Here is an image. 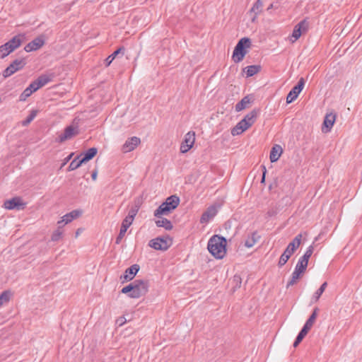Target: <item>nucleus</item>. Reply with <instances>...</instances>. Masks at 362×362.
<instances>
[{
	"mask_svg": "<svg viewBox=\"0 0 362 362\" xmlns=\"http://www.w3.org/2000/svg\"><path fill=\"white\" fill-rule=\"evenodd\" d=\"M276 214V211L274 209H270L267 211V215L269 216H273Z\"/></svg>",
	"mask_w": 362,
	"mask_h": 362,
	"instance_id": "nucleus-54",
	"label": "nucleus"
},
{
	"mask_svg": "<svg viewBox=\"0 0 362 362\" xmlns=\"http://www.w3.org/2000/svg\"><path fill=\"white\" fill-rule=\"evenodd\" d=\"M260 65H250L246 66L243 71L246 74L247 77H251L261 71Z\"/></svg>",
	"mask_w": 362,
	"mask_h": 362,
	"instance_id": "nucleus-28",
	"label": "nucleus"
},
{
	"mask_svg": "<svg viewBox=\"0 0 362 362\" xmlns=\"http://www.w3.org/2000/svg\"><path fill=\"white\" fill-rule=\"evenodd\" d=\"M282 152H283V150L280 145H279V144L274 145L270 151V155H269L270 161L272 163H274V162L277 161L279 159Z\"/></svg>",
	"mask_w": 362,
	"mask_h": 362,
	"instance_id": "nucleus-22",
	"label": "nucleus"
},
{
	"mask_svg": "<svg viewBox=\"0 0 362 362\" xmlns=\"http://www.w3.org/2000/svg\"><path fill=\"white\" fill-rule=\"evenodd\" d=\"M296 26H298L303 33L306 32L308 30L309 23L307 19H303L300 21Z\"/></svg>",
	"mask_w": 362,
	"mask_h": 362,
	"instance_id": "nucleus-41",
	"label": "nucleus"
},
{
	"mask_svg": "<svg viewBox=\"0 0 362 362\" xmlns=\"http://www.w3.org/2000/svg\"><path fill=\"white\" fill-rule=\"evenodd\" d=\"M125 322L126 319L124 317H121L115 320V324L117 325L118 326H122L125 323Z\"/></svg>",
	"mask_w": 362,
	"mask_h": 362,
	"instance_id": "nucleus-48",
	"label": "nucleus"
},
{
	"mask_svg": "<svg viewBox=\"0 0 362 362\" xmlns=\"http://www.w3.org/2000/svg\"><path fill=\"white\" fill-rule=\"evenodd\" d=\"M62 227V226L61 225H59L57 229L53 232L52 237H51V240L52 241H54V242L58 241L62 238V235L63 233Z\"/></svg>",
	"mask_w": 362,
	"mask_h": 362,
	"instance_id": "nucleus-38",
	"label": "nucleus"
},
{
	"mask_svg": "<svg viewBox=\"0 0 362 362\" xmlns=\"http://www.w3.org/2000/svg\"><path fill=\"white\" fill-rule=\"evenodd\" d=\"M309 259V256L303 255L302 257H300L298 262H301V264H305V267H308Z\"/></svg>",
	"mask_w": 362,
	"mask_h": 362,
	"instance_id": "nucleus-47",
	"label": "nucleus"
},
{
	"mask_svg": "<svg viewBox=\"0 0 362 362\" xmlns=\"http://www.w3.org/2000/svg\"><path fill=\"white\" fill-rule=\"evenodd\" d=\"M141 144V139L137 136L128 138L122 147L123 153H129L134 151Z\"/></svg>",
	"mask_w": 362,
	"mask_h": 362,
	"instance_id": "nucleus-14",
	"label": "nucleus"
},
{
	"mask_svg": "<svg viewBox=\"0 0 362 362\" xmlns=\"http://www.w3.org/2000/svg\"><path fill=\"white\" fill-rule=\"evenodd\" d=\"M263 6V3L262 0H257L256 2L253 4L252 7L250 9V12H252L255 13V16L252 19V21H255V18L257 17V16L262 11V8Z\"/></svg>",
	"mask_w": 362,
	"mask_h": 362,
	"instance_id": "nucleus-33",
	"label": "nucleus"
},
{
	"mask_svg": "<svg viewBox=\"0 0 362 362\" xmlns=\"http://www.w3.org/2000/svg\"><path fill=\"white\" fill-rule=\"evenodd\" d=\"M113 61V53L110 54L107 58L105 59V66H109L112 62Z\"/></svg>",
	"mask_w": 362,
	"mask_h": 362,
	"instance_id": "nucleus-51",
	"label": "nucleus"
},
{
	"mask_svg": "<svg viewBox=\"0 0 362 362\" xmlns=\"http://www.w3.org/2000/svg\"><path fill=\"white\" fill-rule=\"evenodd\" d=\"M124 52L125 48L123 46L115 49V59L117 57L119 54L124 55Z\"/></svg>",
	"mask_w": 362,
	"mask_h": 362,
	"instance_id": "nucleus-44",
	"label": "nucleus"
},
{
	"mask_svg": "<svg viewBox=\"0 0 362 362\" xmlns=\"http://www.w3.org/2000/svg\"><path fill=\"white\" fill-rule=\"evenodd\" d=\"M304 86L305 80L303 78H300L297 84L292 88L286 96V103L288 104L293 102L298 98L303 90Z\"/></svg>",
	"mask_w": 362,
	"mask_h": 362,
	"instance_id": "nucleus-9",
	"label": "nucleus"
},
{
	"mask_svg": "<svg viewBox=\"0 0 362 362\" xmlns=\"http://www.w3.org/2000/svg\"><path fill=\"white\" fill-rule=\"evenodd\" d=\"M259 238L260 237L257 231L252 233L251 235L245 240L244 244L245 246L248 248L252 247L257 242Z\"/></svg>",
	"mask_w": 362,
	"mask_h": 362,
	"instance_id": "nucleus-27",
	"label": "nucleus"
},
{
	"mask_svg": "<svg viewBox=\"0 0 362 362\" xmlns=\"http://www.w3.org/2000/svg\"><path fill=\"white\" fill-rule=\"evenodd\" d=\"M234 281H236L235 287L236 288H240V285H241V279H240V277L238 276H234Z\"/></svg>",
	"mask_w": 362,
	"mask_h": 362,
	"instance_id": "nucleus-52",
	"label": "nucleus"
},
{
	"mask_svg": "<svg viewBox=\"0 0 362 362\" xmlns=\"http://www.w3.org/2000/svg\"><path fill=\"white\" fill-rule=\"evenodd\" d=\"M250 103V99L248 95L245 96L242 98V100L238 102L235 106V109L236 112H240L243 110L245 109L247 105Z\"/></svg>",
	"mask_w": 362,
	"mask_h": 362,
	"instance_id": "nucleus-31",
	"label": "nucleus"
},
{
	"mask_svg": "<svg viewBox=\"0 0 362 362\" xmlns=\"http://www.w3.org/2000/svg\"><path fill=\"white\" fill-rule=\"evenodd\" d=\"M13 52V49H11V47L8 46V43L0 46V59H4Z\"/></svg>",
	"mask_w": 362,
	"mask_h": 362,
	"instance_id": "nucleus-34",
	"label": "nucleus"
},
{
	"mask_svg": "<svg viewBox=\"0 0 362 362\" xmlns=\"http://www.w3.org/2000/svg\"><path fill=\"white\" fill-rule=\"evenodd\" d=\"M45 40L44 35H40L35 39H33L31 42L28 43L25 47L24 50L27 52H30L33 51H36L45 45Z\"/></svg>",
	"mask_w": 362,
	"mask_h": 362,
	"instance_id": "nucleus-11",
	"label": "nucleus"
},
{
	"mask_svg": "<svg viewBox=\"0 0 362 362\" xmlns=\"http://www.w3.org/2000/svg\"><path fill=\"white\" fill-rule=\"evenodd\" d=\"M156 225L157 227H162L168 230H171L173 227L171 221L166 218H161L160 219L156 221Z\"/></svg>",
	"mask_w": 362,
	"mask_h": 362,
	"instance_id": "nucleus-30",
	"label": "nucleus"
},
{
	"mask_svg": "<svg viewBox=\"0 0 362 362\" xmlns=\"http://www.w3.org/2000/svg\"><path fill=\"white\" fill-rule=\"evenodd\" d=\"M302 235H297L293 240L288 245L284 252L281 255L278 266L279 267H283L287 261L289 259L291 256L294 253V252L298 248L301 243Z\"/></svg>",
	"mask_w": 362,
	"mask_h": 362,
	"instance_id": "nucleus-4",
	"label": "nucleus"
},
{
	"mask_svg": "<svg viewBox=\"0 0 362 362\" xmlns=\"http://www.w3.org/2000/svg\"><path fill=\"white\" fill-rule=\"evenodd\" d=\"M4 206L6 209H23L25 206V203L23 202L21 197H16L11 199L5 201Z\"/></svg>",
	"mask_w": 362,
	"mask_h": 362,
	"instance_id": "nucleus-15",
	"label": "nucleus"
},
{
	"mask_svg": "<svg viewBox=\"0 0 362 362\" xmlns=\"http://www.w3.org/2000/svg\"><path fill=\"white\" fill-rule=\"evenodd\" d=\"M98 153V148L95 147H92L88 148L87 151L82 152L79 154L81 156V158L82 160V162L86 163L93 159Z\"/></svg>",
	"mask_w": 362,
	"mask_h": 362,
	"instance_id": "nucleus-21",
	"label": "nucleus"
},
{
	"mask_svg": "<svg viewBox=\"0 0 362 362\" xmlns=\"http://www.w3.org/2000/svg\"><path fill=\"white\" fill-rule=\"evenodd\" d=\"M318 310H319L317 308H314L312 314L310 315L309 318L306 320L305 325H303V327L306 328L308 330L311 329L316 320Z\"/></svg>",
	"mask_w": 362,
	"mask_h": 362,
	"instance_id": "nucleus-29",
	"label": "nucleus"
},
{
	"mask_svg": "<svg viewBox=\"0 0 362 362\" xmlns=\"http://www.w3.org/2000/svg\"><path fill=\"white\" fill-rule=\"evenodd\" d=\"M327 286V282H324L320 287L315 292V293L313 296L312 300L314 302H317L319 298H320L321 295L325 291L326 287Z\"/></svg>",
	"mask_w": 362,
	"mask_h": 362,
	"instance_id": "nucleus-36",
	"label": "nucleus"
},
{
	"mask_svg": "<svg viewBox=\"0 0 362 362\" xmlns=\"http://www.w3.org/2000/svg\"><path fill=\"white\" fill-rule=\"evenodd\" d=\"M180 204V198L177 195H171L168 197L165 202L162 203L158 209L154 211L156 217H160L161 215L168 214L171 211L177 207Z\"/></svg>",
	"mask_w": 362,
	"mask_h": 362,
	"instance_id": "nucleus-2",
	"label": "nucleus"
},
{
	"mask_svg": "<svg viewBox=\"0 0 362 362\" xmlns=\"http://www.w3.org/2000/svg\"><path fill=\"white\" fill-rule=\"evenodd\" d=\"M273 8H274V4H271L268 6L267 10L269 11V10H270V9Z\"/></svg>",
	"mask_w": 362,
	"mask_h": 362,
	"instance_id": "nucleus-57",
	"label": "nucleus"
},
{
	"mask_svg": "<svg viewBox=\"0 0 362 362\" xmlns=\"http://www.w3.org/2000/svg\"><path fill=\"white\" fill-rule=\"evenodd\" d=\"M81 232V228H78L76 232V237H77Z\"/></svg>",
	"mask_w": 362,
	"mask_h": 362,
	"instance_id": "nucleus-56",
	"label": "nucleus"
},
{
	"mask_svg": "<svg viewBox=\"0 0 362 362\" xmlns=\"http://www.w3.org/2000/svg\"><path fill=\"white\" fill-rule=\"evenodd\" d=\"M171 239L158 237L149 241L148 245L156 250H167L171 245Z\"/></svg>",
	"mask_w": 362,
	"mask_h": 362,
	"instance_id": "nucleus-8",
	"label": "nucleus"
},
{
	"mask_svg": "<svg viewBox=\"0 0 362 362\" xmlns=\"http://www.w3.org/2000/svg\"><path fill=\"white\" fill-rule=\"evenodd\" d=\"M313 250H314L313 246V245H310L307 248V250H306L305 252L304 253V255H307V256H309V257H310L312 254H313Z\"/></svg>",
	"mask_w": 362,
	"mask_h": 362,
	"instance_id": "nucleus-49",
	"label": "nucleus"
},
{
	"mask_svg": "<svg viewBox=\"0 0 362 362\" xmlns=\"http://www.w3.org/2000/svg\"><path fill=\"white\" fill-rule=\"evenodd\" d=\"M11 293L9 291H4L0 294V302L3 304L9 301Z\"/></svg>",
	"mask_w": 362,
	"mask_h": 362,
	"instance_id": "nucleus-40",
	"label": "nucleus"
},
{
	"mask_svg": "<svg viewBox=\"0 0 362 362\" xmlns=\"http://www.w3.org/2000/svg\"><path fill=\"white\" fill-rule=\"evenodd\" d=\"M262 170L263 171H262V179H261V182L263 183L265 181V175H266V173H267V169H266L264 165H262Z\"/></svg>",
	"mask_w": 362,
	"mask_h": 362,
	"instance_id": "nucleus-53",
	"label": "nucleus"
},
{
	"mask_svg": "<svg viewBox=\"0 0 362 362\" xmlns=\"http://www.w3.org/2000/svg\"><path fill=\"white\" fill-rule=\"evenodd\" d=\"M309 259V256L303 255L302 257H300L298 262H301V264H305V267H308Z\"/></svg>",
	"mask_w": 362,
	"mask_h": 362,
	"instance_id": "nucleus-45",
	"label": "nucleus"
},
{
	"mask_svg": "<svg viewBox=\"0 0 362 362\" xmlns=\"http://www.w3.org/2000/svg\"><path fill=\"white\" fill-rule=\"evenodd\" d=\"M79 132L78 127H75L72 125L67 126L64 131V133L59 135L57 141L62 143L66 140L70 139L73 136L78 134Z\"/></svg>",
	"mask_w": 362,
	"mask_h": 362,
	"instance_id": "nucleus-12",
	"label": "nucleus"
},
{
	"mask_svg": "<svg viewBox=\"0 0 362 362\" xmlns=\"http://www.w3.org/2000/svg\"><path fill=\"white\" fill-rule=\"evenodd\" d=\"M117 182L118 183L119 188L115 191V193L117 192L119 195H121L126 189V184L123 180H117Z\"/></svg>",
	"mask_w": 362,
	"mask_h": 362,
	"instance_id": "nucleus-42",
	"label": "nucleus"
},
{
	"mask_svg": "<svg viewBox=\"0 0 362 362\" xmlns=\"http://www.w3.org/2000/svg\"><path fill=\"white\" fill-rule=\"evenodd\" d=\"M302 33L303 32L301 31V30L298 26L296 25L292 33V37L294 38L293 41L297 40L300 37Z\"/></svg>",
	"mask_w": 362,
	"mask_h": 362,
	"instance_id": "nucleus-43",
	"label": "nucleus"
},
{
	"mask_svg": "<svg viewBox=\"0 0 362 362\" xmlns=\"http://www.w3.org/2000/svg\"><path fill=\"white\" fill-rule=\"evenodd\" d=\"M195 141V132L193 131L188 132L185 135V139L180 145V152L185 153L188 152L193 146Z\"/></svg>",
	"mask_w": 362,
	"mask_h": 362,
	"instance_id": "nucleus-10",
	"label": "nucleus"
},
{
	"mask_svg": "<svg viewBox=\"0 0 362 362\" xmlns=\"http://www.w3.org/2000/svg\"><path fill=\"white\" fill-rule=\"evenodd\" d=\"M133 286L132 298H139L148 293L149 281L146 279H135L133 281Z\"/></svg>",
	"mask_w": 362,
	"mask_h": 362,
	"instance_id": "nucleus-6",
	"label": "nucleus"
},
{
	"mask_svg": "<svg viewBox=\"0 0 362 362\" xmlns=\"http://www.w3.org/2000/svg\"><path fill=\"white\" fill-rule=\"evenodd\" d=\"M309 259V256L303 255L302 257H300L298 262H301V264H305V267H308Z\"/></svg>",
	"mask_w": 362,
	"mask_h": 362,
	"instance_id": "nucleus-46",
	"label": "nucleus"
},
{
	"mask_svg": "<svg viewBox=\"0 0 362 362\" xmlns=\"http://www.w3.org/2000/svg\"><path fill=\"white\" fill-rule=\"evenodd\" d=\"M53 74L51 75H47V74H42L40 76L37 78L35 81H33V83L35 86V88L38 90L40 88L45 86L47 83L50 82L52 80Z\"/></svg>",
	"mask_w": 362,
	"mask_h": 362,
	"instance_id": "nucleus-20",
	"label": "nucleus"
},
{
	"mask_svg": "<svg viewBox=\"0 0 362 362\" xmlns=\"http://www.w3.org/2000/svg\"><path fill=\"white\" fill-rule=\"evenodd\" d=\"M251 45V40L248 37H243L241 38L235 45L233 55L232 59L235 63H239L241 62L246 54L247 53V49L249 48Z\"/></svg>",
	"mask_w": 362,
	"mask_h": 362,
	"instance_id": "nucleus-3",
	"label": "nucleus"
},
{
	"mask_svg": "<svg viewBox=\"0 0 362 362\" xmlns=\"http://www.w3.org/2000/svg\"><path fill=\"white\" fill-rule=\"evenodd\" d=\"M139 266L136 264L132 265L125 270L124 274L121 276L120 279H123V281L132 280L139 271Z\"/></svg>",
	"mask_w": 362,
	"mask_h": 362,
	"instance_id": "nucleus-18",
	"label": "nucleus"
},
{
	"mask_svg": "<svg viewBox=\"0 0 362 362\" xmlns=\"http://www.w3.org/2000/svg\"><path fill=\"white\" fill-rule=\"evenodd\" d=\"M226 239L218 235H213L209 240L207 248L216 259H222L226 252Z\"/></svg>",
	"mask_w": 362,
	"mask_h": 362,
	"instance_id": "nucleus-1",
	"label": "nucleus"
},
{
	"mask_svg": "<svg viewBox=\"0 0 362 362\" xmlns=\"http://www.w3.org/2000/svg\"><path fill=\"white\" fill-rule=\"evenodd\" d=\"M83 214V211L81 209H75L71 211L69 213H67L64 216H62V219L58 221V224L62 226L67 224L71 222L74 219H76L81 216Z\"/></svg>",
	"mask_w": 362,
	"mask_h": 362,
	"instance_id": "nucleus-16",
	"label": "nucleus"
},
{
	"mask_svg": "<svg viewBox=\"0 0 362 362\" xmlns=\"http://www.w3.org/2000/svg\"><path fill=\"white\" fill-rule=\"evenodd\" d=\"M97 175H98V173L96 170L93 171L91 174V177L93 180H96V177H97Z\"/></svg>",
	"mask_w": 362,
	"mask_h": 362,
	"instance_id": "nucleus-55",
	"label": "nucleus"
},
{
	"mask_svg": "<svg viewBox=\"0 0 362 362\" xmlns=\"http://www.w3.org/2000/svg\"><path fill=\"white\" fill-rule=\"evenodd\" d=\"M25 64L26 62L24 58L15 59L3 71L2 75L4 78H6L13 75L16 71L21 70L25 66Z\"/></svg>",
	"mask_w": 362,
	"mask_h": 362,
	"instance_id": "nucleus-7",
	"label": "nucleus"
},
{
	"mask_svg": "<svg viewBox=\"0 0 362 362\" xmlns=\"http://www.w3.org/2000/svg\"><path fill=\"white\" fill-rule=\"evenodd\" d=\"M134 291L133 281L129 284L127 286L123 287L121 290V293L124 294H127V296L132 298V295Z\"/></svg>",
	"mask_w": 362,
	"mask_h": 362,
	"instance_id": "nucleus-39",
	"label": "nucleus"
},
{
	"mask_svg": "<svg viewBox=\"0 0 362 362\" xmlns=\"http://www.w3.org/2000/svg\"><path fill=\"white\" fill-rule=\"evenodd\" d=\"M245 121H240L232 129L231 134L233 136H237L241 134L243 132L247 130L250 127V124H246Z\"/></svg>",
	"mask_w": 362,
	"mask_h": 362,
	"instance_id": "nucleus-23",
	"label": "nucleus"
},
{
	"mask_svg": "<svg viewBox=\"0 0 362 362\" xmlns=\"http://www.w3.org/2000/svg\"><path fill=\"white\" fill-rule=\"evenodd\" d=\"M37 89L35 88L33 82H32L20 95L19 100L20 101H25L26 99L30 97L33 93L37 91Z\"/></svg>",
	"mask_w": 362,
	"mask_h": 362,
	"instance_id": "nucleus-25",
	"label": "nucleus"
},
{
	"mask_svg": "<svg viewBox=\"0 0 362 362\" xmlns=\"http://www.w3.org/2000/svg\"><path fill=\"white\" fill-rule=\"evenodd\" d=\"M23 37V35H15L7 42L8 46L11 47V49L14 51L21 45Z\"/></svg>",
	"mask_w": 362,
	"mask_h": 362,
	"instance_id": "nucleus-24",
	"label": "nucleus"
},
{
	"mask_svg": "<svg viewBox=\"0 0 362 362\" xmlns=\"http://www.w3.org/2000/svg\"><path fill=\"white\" fill-rule=\"evenodd\" d=\"M38 112L37 110H32L30 112L29 115L21 122V124L23 127L28 126L37 116V114Z\"/></svg>",
	"mask_w": 362,
	"mask_h": 362,
	"instance_id": "nucleus-37",
	"label": "nucleus"
},
{
	"mask_svg": "<svg viewBox=\"0 0 362 362\" xmlns=\"http://www.w3.org/2000/svg\"><path fill=\"white\" fill-rule=\"evenodd\" d=\"M218 213V210L215 206H210L202 214L200 218L201 223H206L213 218Z\"/></svg>",
	"mask_w": 362,
	"mask_h": 362,
	"instance_id": "nucleus-19",
	"label": "nucleus"
},
{
	"mask_svg": "<svg viewBox=\"0 0 362 362\" xmlns=\"http://www.w3.org/2000/svg\"><path fill=\"white\" fill-rule=\"evenodd\" d=\"M308 331H309L308 329H307L306 328L303 327V328L301 329V330L300 331V332L297 335V337H296V339H295V341L293 342V346L294 347L298 346V345L302 341L303 338L308 334Z\"/></svg>",
	"mask_w": 362,
	"mask_h": 362,
	"instance_id": "nucleus-35",
	"label": "nucleus"
},
{
	"mask_svg": "<svg viewBox=\"0 0 362 362\" xmlns=\"http://www.w3.org/2000/svg\"><path fill=\"white\" fill-rule=\"evenodd\" d=\"M259 112V109L252 110L251 112L247 113L245 116V117L243 119H241L240 121H243V122L245 121L247 123L246 124H250V127H251L255 122V119H256Z\"/></svg>",
	"mask_w": 362,
	"mask_h": 362,
	"instance_id": "nucleus-26",
	"label": "nucleus"
},
{
	"mask_svg": "<svg viewBox=\"0 0 362 362\" xmlns=\"http://www.w3.org/2000/svg\"><path fill=\"white\" fill-rule=\"evenodd\" d=\"M81 156L78 155L69 164L68 170L72 171L78 168L81 165L84 164L81 158Z\"/></svg>",
	"mask_w": 362,
	"mask_h": 362,
	"instance_id": "nucleus-32",
	"label": "nucleus"
},
{
	"mask_svg": "<svg viewBox=\"0 0 362 362\" xmlns=\"http://www.w3.org/2000/svg\"><path fill=\"white\" fill-rule=\"evenodd\" d=\"M137 212H138V209H136V208H132L129 211L128 215L124 218V220L122 223L119 233L116 238V241H115L116 244H119L121 242V240L123 238V237L124 236L127 229L132 224V222H133L134 217L136 216Z\"/></svg>",
	"mask_w": 362,
	"mask_h": 362,
	"instance_id": "nucleus-5",
	"label": "nucleus"
},
{
	"mask_svg": "<svg viewBox=\"0 0 362 362\" xmlns=\"http://www.w3.org/2000/svg\"><path fill=\"white\" fill-rule=\"evenodd\" d=\"M74 153H71L64 159L61 168L64 167L71 159Z\"/></svg>",
	"mask_w": 362,
	"mask_h": 362,
	"instance_id": "nucleus-50",
	"label": "nucleus"
},
{
	"mask_svg": "<svg viewBox=\"0 0 362 362\" xmlns=\"http://www.w3.org/2000/svg\"><path fill=\"white\" fill-rule=\"evenodd\" d=\"M306 269L307 267H305V264H301V262H297L295 269L292 273L291 279L287 283L286 287L288 288L289 286L296 284L297 280L300 278V275L305 272Z\"/></svg>",
	"mask_w": 362,
	"mask_h": 362,
	"instance_id": "nucleus-13",
	"label": "nucleus"
},
{
	"mask_svg": "<svg viewBox=\"0 0 362 362\" xmlns=\"http://www.w3.org/2000/svg\"><path fill=\"white\" fill-rule=\"evenodd\" d=\"M336 120V114L330 112L327 114L324 118L322 132L327 133L329 132Z\"/></svg>",
	"mask_w": 362,
	"mask_h": 362,
	"instance_id": "nucleus-17",
	"label": "nucleus"
},
{
	"mask_svg": "<svg viewBox=\"0 0 362 362\" xmlns=\"http://www.w3.org/2000/svg\"><path fill=\"white\" fill-rule=\"evenodd\" d=\"M1 305H2V303H1V302H0V307H1Z\"/></svg>",
	"mask_w": 362,
	"mask_h": 362,
	"instance_id": "nucleus-58",
	"label": "nucleus"
}]
</instances>
